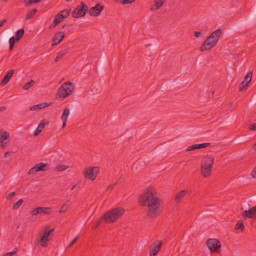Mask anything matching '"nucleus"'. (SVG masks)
<instances>
[{
    "mask_svg": "<svg viewBox=\"0 0 256 256\" xmlns=\"http://www.w3.org/2000/svg\"><path fill=\"white\" fill-rule=\"evenodd\" d=\"M251 176L252 178H256V166L252 170L251 172Z\"/></svg>",
    "mask_w": 256,
    "mask_h": 256,
    "instance_id": "a18cd8bd",
    "label": "nucleus"
},
{
    "mask_svg": "<svg viewBox=\"0 0 256 256\" xmlns=\"http://www.w3.org/2000/svg\"><path fill=\"white\" fill-rule=\"evenodd\" d=\"M126 2V4H132L136 0H124Z\"/></svg>",
    "mask_w": 256,
    "mask_h": 256,
    "instance_id": "09e8293b",
    "label": "nucleus"
},
{
    "mask_svg": "<svg viewBox=\"0 0 256 256\" xmlns=\"http://www.w3.org/2000/svg\"><path fill=\"white\" fill-rule=\"evenodd\" d=\"M162 246V242H160L158 244L155 246L154 248L150 251V256H155L156 254L160 251V248Z\"/></svg>",
    "mask_w": 256,
    "mask_h": 256,
    "instance_id": "5701e85b",
    "label": "nucleus"
},
{
    "mask_svg": "<svg viewBox=\"0 0 256 256\" xmlns=\"http://www.w3.org/2000/svg\"><path fill=\"white\" fill-rule=\"evenodd\" d=\"M70 26V25H68V24H64V26H62V28H65L66 27V26Z\"/></svg>",
    "mask_w": 256,
    "mask_h": 256,
    "instance_id": "680f3d73",
    "label": "nucleus"
},
{
    "mask_svg": "<svg viewBox=\"0 0 256 256\" xmlns=\"http://www.w3.org/2000/svg\"><path fill=\"white\" fill-rule=\"evenodd\" d=\"M158 9H156V6L154 8V6H152L151 8H150V10L152 11H155L156 10H157Z\"/></svg>",
    "mask_w": 256,
    "mask_h": 256,
    "instance_id": "13d9d810",
    "label": "nucleus"
},
{
    "mask_svg": "<svg viewBox=\"0 0 256 256\" xmlns=\"http://www.w3.org/2000/svg\"><path fill=\"white\" fill-rule=\"evenodd\" d=\"M99 173V168L98 166L86 168L83 171L84 176L92 180L96 179Z\"/></svg>",
    "mask_w": 256,
    "mask_h": 256,
    "instance_id": "1a4fd4ad",
    "label": "nucleus"
},
{
    "mask_svg": "<svg viewBox=\"0 0 256 256\" xmlns=\"http://www.w3.org/2000/svg\"><path fill=\"white\" fill-rule=\"evenodd\" d=\"M12 34V30H6L2 36V42H7L8 40L9 41V39L10 38V36Z\"/></svg>",
    "mask_w": 256,
    "mask_h": 256,
    "instance_id": "412c9836",
    "label": "nucleus"
},
{
    "mask_svg": "<svg viewBox=\"0 0 256 256\" xmlns=\"http://www.w3.org/2000/svg\"><path fill=\"white\" fill-rule=\"evenodd\" d=\"M10 153H11L10 152H5V154H4V157L6 158L8 156L10 155Z\"/></svg>",
    "mask_w": 256,
    "mask_h": 256,
    "instance_id": "6e6d98bb",
    "label": "nucleus"
},
{
    "mask_svg": "<svg viewBox=\"0 0 256 256\" xmlns=\"http://www.w3.org/2000/svg\"><path fill=\"white\" fill-rule=\"evenodd\" d=\"M117 182H116L112 185H110L107 188L108 190H113L115 186L117 184Z\"/></svg>",
    "mask_w": 256,
    "mask_h": 256,
    "instance_id": "49530a36",
    "label": "nucleus"
},
{
    "mask_svg": "<svg viewBox=\"0 0 256 256\" xmlns=\"http://www.w3.org/2000/svg\"><path fill=\"white\" fill-rule=\"evenodd\" d=\"M68 48L65 49L64 50L62 51H60L58 52L56 57V58L54 61L58 62L59 60H60L61 58H62L63 57H64L66 54H68Z\"/></svg>",
    "mask_w": 256,
    "mask_h": 256,
    "instance_id": "4be33fe9",
    "label": "nucleus"
},
{
    "mask_svg": "<svg viewBox=\"0 0 256 256\" xmlns=\"http://www.w3.org/2000/svg\"><path fill=\"white\" fill-rule=\"evenodd\" d=\"M49 166L46 163L39 162L31 168L28 172V174H34L38 172L46 171Z\"/></svg>",
    "mask_w": 256,
    "mask_h": 256,
    "instance_id": "9d476101",
    "label": "nucleus"
},
{
    "mask_svg": "<svg viewBox=\"0 0 256 256\" xmlns=\"http://www.w3.org/2000/svg\"><path fill=\"white\" fill-rule=\"evenodd\" d=\"M167 0H155V4L156 6V9H159L160 8L163 4Z\"/></svg>",
    "mask_w": 256,
    "mask_h": 256,
    "instance_id": "7c9ffc66",
    "label": "nucleus"
},
{
    "mask_svg": "<svg viewBox=\"0 0 256 256\" xmlns=\"http://www.w3.org/2000/svg\"><path fill=\"white\" fill-rule=\"evenodd\" d=\"M71 204V203L70 202V200H67L64 205L62 206L60 212V213H63L66 212L68 210V209L70 205Z\"/></svg>",
    "mask_w": 256,
    "mask_h": 256,
    "instance_id": "393cba45",
    "label": "nucleus"
},
{
    "mask_svg": "<svg viewBox=\"0 0 256 256\" xmlns=\"http://www.w3.org/2000/svg\"><path fill=\"white\" fill-rule=\"evenodd\" d=\"M88 6L83 2L77 6L72 12V15L74 18H78L84 16L88 10Z\"/></svg>",
    "mask_w": 256,
    "mask_h": 256,
    "instance_id": "6e6552de",
    "label": "nucleus"
},
{
    "mask_svg": "<svg viewBox=\"0 0 256 256\" xmlns=\"http://www.w3.org/2000/svg\"><path fill=\"white\" fill-rule=\"evenodd\" d=\"M24 200L22 199L19 200L17 202L14 203L13 205L12 208L14 210L18 209L23 203Z\"/></svg>",
    "mask_w": 256,
    "mask_h": 256,
    "instance_id": "473e14b6",
    "label": "nucleus"
},
{
    "mask_svg": "<svg viewBox=\"0 0 256 256\" xmlns=\"http://www.w3.org/2000/svg\"><path fill=\"white\" fill-rule=\"evenodd\" d=\"M202 34L201 32H194V36L196 37V38H198L200 36V34Z\"/></svg>",
    "mask_w": 256,
    "mask_h": 256,
    "instance_id": "3c124183",
    "label": "nucleus"
},
{
    "mask_svg": "<svg viewBox=\"0 0 256 256\" xmlns=\"http://www.w3.org/2000/svg\"><path fill=\"white\" fill-rule=\"evenodd\" d=\"M98 227V226H97L96 224H94L92 226V228L93 229H96Z\"/></svg>",
    "mask_w": 256,
    "mask_h": 256,
    "instance_id": "052dcab7",
    "label": "nucleus"
},
{
    "mask_svg": "<svg viewBox=\"0 0 256 256\" xmlns=\"http://www.w3.org/2000/svg\"><path fill=\"white\" fill-rule=\"evenodd\" d=\"M115 1L122 4H126V2H124V0H115Z\"/></svg>",
    "mask_w": 256,
    "mask_h": 256,
    "instance_id": "603ef678",
    "label": "nucleus"
},
{
    "mask_svg": "<svg viewBox=\"0 0 256 256\" xmlns=\"http://www.w3.org/2000/svg\"><path fill=\"white\" fill-rule=\"evenodd\" d=\"M18 250L17 248H15V250L10 252H6L2 256H14Z\"/></svg>",
    "mask_w": 256,
    "mask_h": 256,
    "instance_id": "a19ab883",
    "label": "nucleus"
},
{
    "mask_svg": "<svg viewBox=\"0 0 256 256\" xmlns=\"http://www.w3.org/2000/svg\"><path fill=\"white\" fill-rule=\"evenodd\" d=\"M74 90V86L73 83L66 82L58 90L56 96H58L60 100H62L72 94Z\"/></svg>",
    "mask_w": 256,
    "mask_h": 256,
    "instance_id": "39448f33",
    "label": "nucleus"
},
{
    "mask_svg": "<svg viewBox=\"0 0 256 256\" xmlns=\"http://www.w3.org/2000/svg\"><path fill=\"white\" fill-rule=\"evenodd\" d=\"M16 194L14 192H12L6 196V199L9 200H12Z\"/></svg>",
    "mask_w": 256,
    "mask_h": 256,
    "instance_id": "79ce46f5",
    "label": "nucleus"
},
{
    "mask_svg": "<svg viewBox=\"0 0 256 256\" xmlns=\"http://www.w3.org/2000/svg\"><path fill=\"white\" fill-rule=\"evenodd\" d=\"M252 72H248L246 75L244 76V81L248 82V83L252 81Z\"/></svg>",
    "mask_w": 256,
    "mask_h": 256,
    "instance_id": "2f4dec72",
    "label": "nucleus"
},
{
    "mask_svg": "<svg viewBox=\"0 0 256 256\" xmlns=\"http://www.w3.org/2000/svg\"><path fill=\"white\" fill-rule=\"evenodd\" d=\"M248 128L250 130H256V122L254 124H250Z\"/></svg>",
    "mask_w": 256,
    "mask_h": 256,
    "instance_id": "c03bdc74",
    "label": "nucleus"
},
{
    "mask_svg": "<svg viewBox=\"0 0 256 256\" xmlns=\"http://www.w3.org/2000/svg\"><path fill=\"white\" fill-rule=\"evenodd\" d=\"M188 193L186 190H182L179 192L175 196V201L177 204H179L182 200L187 194Z\"/></svg>",
    "mask_w": 256,
    "mask_h": 256,
    "instance_id": "a211bd4d",
    "label": "nucleus"
},
{
    "mask_svg": "<svg viewBox=\"0 0 256 256\" xmlns=\"http://www.w3.org/2000/svg\"><path fill=\"white\" fill-rule=\"evenodd\" d=\"M71 0H66V1L67 2H70V1H71Z\"/></svg>",
    "mask_w": 256,
    "mask_h": 256,
    "instance_id": "774afa93",
    "label": "nucleus"
},
{
    "mask_svg": "<svg viewBox=\"0 0 256 256\" xmlns=\"http://www.w3.org/2000/svg\"><path fill=\"white\" fill-rule=\"evenodd\" d=\"M39 212H40L38 207L34 208L31 212V214L32 216H36L38 214H39Z\"/></svg>",
    "mask_w": 256,
    "mask_h": 256,
    "instance_id": "ea45409f",
    "label": "nucleus"
},
{
    "mask_svg": "<svg viewBox=\"0 0 256 256\" xmlns=\"http://www.w3.org/2000/svg\"><path fill=\"white\" fill-rule=\"evenodd\" d=\"M39 214H52V210L49 207L39 206Z\"/></svg>",
    "mask_w": 256,
    "mask_h": 256,
    "instance_id": "aec40b11",
    "label": "nucleus"
},
{
    "mask_svg": "<svg viewBox=\"0 0 256 256\" xmlns=\"http://www.w3.org/2000/svg\"><path fill=\"white\" fill-rule=\"evenodd\" d=\"M62 128H64L66 126V121H65L64 120H62Z\"/></svg>",
    "mask_w": 256,
    "mask_h": 256,
    "instance_id": "5fc2aeb1",
    "label": "nucleus"
},
{
    "mask_svg": "<svg viewBox=\"0 0 256 256\" xmlns=\"http://www.w3.org/2000/svg\"><path fill=\"white\" fill-rule=\"evenodd\" d=\"M38 10L36 8H34L30 11L28 12L26 16V20H30L34 17V16L36 14Z\"/></svg>",
    "mask_w": 256,
    "mask_h": 256,
    "instance_id": "a878e982",
    "label": "nucleus"
},
{
    "mask_svg": "<svg viewBox=\"0 0 256 256\" xmlns=\"http://www.w3.org/2000/svg\"><path fill=\"white\" fill-rule=\"evenodd\" d=\"M70 113V112L69 108H65L63 111V114L61 118L62 120L67 121Z\"/></svg>",
    "mask_w": 256,
    "mask_h": 256,
    "instance_id": "bb28decb",
    "label": "nucleus"
},
{
    "mask_svg": "<svg viewBox=\"0 0 256 256\" xmlns=\"http://www.w3.org/2000/svg\"><path fill=\"white\" fill-rule=\"evenodd\" d=\"M232 106V103H230V104H229V107H230H230H231V106Z\"/></svg>",
    "mask_w": 256,
    "mask_h": 256,
    "instance_id": "69168bd1",
    "label": "nucleus"
},
{
    "mask_svg": "<svg viewBox=\"0 0 256 256\" xmlns=\"http://www.w3.org/2000/svg\"><path fill=\"white\" fill-rule=\"evenodd\" d=\"M50 106L46 102L40 103L38 104L34 105L30 108V110H38L43 108L48 107Z\"/></svg>",
    "mask_w": 256,
    "mask_h": 256,
    "instance_id": "6ab92c4d",
    "label": "nucleus"
},
{
    "mask_svg": "<svg viewBox=\"0 0 256 256\" xmlns=\"http://www.w3.org/2000/svg\"><path fill=\"white\" fill-rule=\"evenodd\" d=\"M214 163V158L212 156H205L202 159L201 166V174L204 177L210 176Z\"/></svg>",
    "mask_w": 256,
    "mask_h": 256,
    "instance_id": "20e7f679",
    "label": "nucleus"
},
{
    "mask_svg": "<svg viewBox=\"0 0 256 256\" xmlns=\"http://www.w3.org/2000/svg\"><path fill=\"white\" fill-rule=\"evenodd\" d=\"M235 230H240V232H243L244 229V226L242 220H239L237 222L235 225Z\"/></svg>",
    "mask_w": 256,
    "mask_h": 256,
    "instance_id": "b1692460",
    "label": "nucleus"
},
{
    "mask_svg": "<svg viewBox=\"0 0 256 256\" xmlns=\"http://www.w3.org/2000/svg\"><path fill=\"white\" fill-rule=\"evenodd\" d=\"M242 217L244 218H250L252 220H256V206H253L248 210H246L241 214Z\"/></svg>",
    "mask_w": 256,
    "mask_h": 256,
    "instance_id": "9b49d317",
    "label": "nucleus"
},
{
    "mask_svg": "<svg viewBox=\"0 0 256 256\" xmlns=\"http://www.w3.org/2000/svg\"><path fill=\"white\" fill-rule=\"evenodd\" d=\"M222 33V30L220 28H218L212 32L201 44L200 47V52H204L210 50L216 44Z\"/></svg>",
    "mask_w": 256,
    "mask_h": 256,
    "instance_id": "f03ea898",
    "label": "nucleus"
},
{
    "mask_svg": "<svg viewBox=\"0 0 256 256\" xmlns=\"http://www.w3.org/2000/svg\"><path fill=\"white\" fill-rule=\"evenodd\" d=\"M124 209L122 207L112 208L102 215V218L104 219L106 223L114 222L124 215Z\"/></svg>",
    "mask_w": 256,
    "mask_h": 256,
    "instance_id": "7ed1b4c3",
    "label": "nucleus"
},
{
    "mask_svg": "<svg viewBox=\"0 0 256 256\" xmlns=\"http://www.w3.org/2000/svg\"><path fill=\"white\" fill-rule=\"evenodd\" d=\"M49 124L48 121L45 122L44 120L41 121L38 126L35 130L34 134V136H37L40 134L42 130L44 128L45 125Z\"/></svg>",
    "mask_w": 256,
    "mask_h": 256,
    "instance_id": "f3484780",
    "label": "nucleus"
},
{
    "mask_svg": "<svg viewBox=\"0 0 256 256\" xmlns=\"http://www.w3.org/2000/svg\"><path fill=\"white\" fill-rule=\"evenodd\" d=\"M102 221H104V218H102V216L98 220H96V222L99 225H100L102 222Z\"/></svg>",
    "mask_w": 256,
    "mask_h": 256,
    "instance_id": "de8ad7c7",
    "label": "nucleus"
},
{
    "mask_svg": "<svg viewBox=\"0 0 256 256\" xmlns=\"http://www.w3.org/2000/svg\"><path fill=\"white\" fill-rule=\"evenodd\" d=\"M70 10L69 9H64L62 11L60 12V14H61L65 18H67L70 14Z\"/></svg>",
    "mask_w": 256,
    "mask_h": 256,
    "instance_id": "c9c22d12",
    "label": "nucleus"
},
{
    "mask_svg": "<svg viewBox=\"0 0 256 256\" xmlns=\"http://www.w3.org/2000/svg\"><path fill=\"white\" fill-rule=\"evenodd\" d=\"M64 18V16L61 14H60V12L58 13L55 16L53 22L50 26V28L56 27Z\"/></svg>",
    "mask_w": 256,
    "mask_h": 256,
    "instance_id": "dca6fc26",
    "label": "nucleus"
},
{
    "mask_svg": "<svg viewBox=\"0 0 256 256\" xmlns=\"http://www.w3.org/2000/svg\"><path fill=\"white\" fill-rule=\"evenodd\" d=\"M49 226H46L44 229L43 234L39 240H36V244H40L44 248H46L48 246V242L52 238L53 232L54 228L48 230Z\"/></svg>",
    "mask_w": 256,
    "mask_h": 256,
    "instance_id": "423d86ee",
    "label": "nucleus"
},
{
    "mask_svg": "<svg viewBox=\"0 0 256 256\" xmlns=\"http://www.w3.org/2000/svg\"><path fill=\"white\" fill-rule=\"evenodd\" d=\"M78 236H76L68 245V248L72 247L78 240Z\"/></svg>",
    "mask_w": 256,
    "mask_h": 256,
    "instance_id": "37998d69",
    "label": "nucleus"
},
{
    "mask_svg": "<svg viewBox=\"0 0 256 256\" xmlns=\"http://www.w3.org/2000/svg\"><path fill=\"white\" fill-rule=\"evenodd\" d=\"M10 138V134L6 131L3 130H0V146L2 148H4L6 145V142L4 141Z\"/></svg>",
    "mask_w": 256,
    "mask_h": 256,
    "instance_id": "4468645a",
    "label": "nucleus"
},
{
    "mask_svg": "<svg viewBox=\"0 0 256 256\" xmlns=\"http://www.w3.org/2000/svg\"><path fill=\"white\" fill-rule=\"evenodd\" d=\"M6 108L5 106H0V112H2V111H3V110H6Z\"/></svg>",
    "mask_w": 256,
    "mask_h": 256,
    "instance_id": "4d7b16f0",
    "label": "nucleus"
},
{
    "mask_svg": "<svg viewBox=\"0 0 256 256\" xmlns=\"http://www.w3.org/2000/svg\"><path fill=\"white\" fill-rule=\"evenodd\" d=\"M14 45L15 44H10V48H9L10 51H12L14 49Z\"/></svg>",
    "mask_w": 256,
    "mask_h": 256,
    "instance_id": "864d4df0",
    "label": "nucleus"
},
{
    "mask_svg": "<svg viewBox=\"0 0 256 256\" xmlns=\"http://www.w3.org/2000/svg\"><path fill=\"white\" fill-rule=\"evenodd\" d=\"M69 168V166H65V165H58L56 167V170L58 172H62L66 170Z\"/></svg>",
    "mask_w": 256,
    "mask_h": 256,
    "instance_id": "72a5a7b5",
    "label": "nucleus"
},
{
    "mask_svg": "<svg viewBox=\"0 0 256 256\" xmlns=\"http://www.w3.org/2000/svg\"><path fill=\"white\" fill-rule=\"evenodd\" d=\"M94 224H96L97 226H99L100 225L98 224L96 222L94 223Z\"/></svg>",
    "mask_w": 256,
    "mask_h": 256,
    "instance_id": "0e129e2a",
    "label": "nucleus"
},
{
    "mask_svg": "<svg viewBox=\"0 0 256 256\" xmlns=\"http://www.w3.org/2000/svg\"><path fill=\"white\" fill-rule=\"evenodd\" d=\"M206 245L211 252H220L222 247V244L219 240L216 238H208Z\"/></svg>",
    "mask_w": 256,
    "mask_h": 256,
    "instance_id": "0eeeda50",
    "label": "nucleus"
},
{
    "mask_svg": "<svg viewBox=\"0 0 256 256\" xmlns=\"http://www.w3.org/2000/svg\"><path fill=\"white\" fill-rule=\"evenodd\" d=\"M6 22V20H4L0 21V28L4 26V24Z\"/></svg>",
    "mask_w": 256,
    "mask_h": 256,
    "instance_id": "8fccbe9b",
    "label": "nucleus"
},
{
    "mask_svg": "<svg viewBox=\"0 0 256 256\" xmlns=\"http://www.w3.org/2000/svg\"><path fill=\"white\" fill-rule=\"evenodd\" d=\"M210 142H206L203 144H198V149L200 148H203L207 147L208 146H210Z\"/></svg>",
    "mask_w": 256,
    "mask_h": 256,
    "instance_id": "58836bf2",
    "label": "nucleus"
},
{
    "mask_svg": "<svg viewBox=\"0 0 256 256\" xmlns=\"http://www.w3.org/2000/svg\"><path fill=\"white\" fill-rule=\"evenodd\" d=\"M253 148L256 150V143L254 144Z\"/></svg>",
    "mask_w": 256,
    "mask_h": 256,
    "instance_id": "e2e57ef3",
    "label": "nucleus"
},
{
    "mask_svg": "<svg viewBox=\"0 0 256 256\" xmlns=\"http://www.w3.org/2000/svg\"><path fill=\"white\" fill-rule=\"evenodd\" d=\"M4 2H7L8 0H2Z\"/></svg>",
    "mask_w": 256,
    "mask_h": 256,
    "instance_id": "338daca9",
    "label": "nucleus"
},
{
    "mask_svg": "<svg viewBox=\"0 0 256 256\" xmlns=\"http://www.w3.org/2000/svg\"><path fill=\"white\" fill-rule=\"evenodd\" d=\"M160 201L157 192L152 187H148L139 199L140 204L142 206L148 208L146 215L150 218H156L160 215Z\"/></svg>",
    "mask_w": 256,
    "mask_h": 256,
    "instance_id": "f257e3e1",
    "label": "nucleus"
},
{
    "mask_svg": "<svg viewBox=\"0 0 256 256\" xmlns=\"http://www.w3.org/2000/svg\"><path fill=\"white\" fill-rule=\"evenodd\" d=\"M248 84V82L243 80L240 84V86H242L240 88L239 90L240 92L245 90H246L245 88L247 87Z\"/></svg>",
    "mask_w": 256,
    "mask_h": 256,
    "instance_id": "f704fd0d",
    "label": "nucleus"
},
{
    "mask_svg": "<svg viewBox=\"0 0 256 256\" xmlns=\"http://www.w3.org/2000/svg\"><path fill=\"white\" fill-rule=\"evenodd\" d=\"M77 184H74V186H72V190H73L75 189V188L77 186Z\"/></svg>",
    "mask_w": 256,
    "mask_h": 256,
    "instance_id": "bf43d9fd",
    "label": "nucleus"
},
{
    "mask_svg": "<svg viewBox=\"0 0 256 256\" xmlns=\"http://www.w3.org/2000/svg\"><path fill=\"white\" fill-rule=\"evenodd\" d=\"M35 84V81L33 80H31L30 82L26 83L22 86V89L24 90H28L30 88H31L34 84Z\"/></svg>",
    "mask_w": 256,
    "mask_h": 256,
    "instance_id": "c85d7f7f",
    "label": "nucleus"
},
{
    "mask_svg": "<svg viewBox=\"0 0 256 256\" xmlns=\"http://www.w3.org/2000/svg\"><path fill=\"white\" fill-rule=\"evenodd\" d=\"M65 37V33L64 32H59L56 33L52 38V46H56L60 44L64 38Z\"/></svg>",
    "mask_w": 256,
    "mask_h": 256,
    "instance_id": "ddd939ff",
    "label": "nucleus"
},
{
    "mask_svg": "<svg viewBox=\"0 0 256 256\" xmlns=\"http://www.w3.org/2000/svg\"><path fill=\"white\" fill-rule=\"evenodd\" d=\"M24 30L23 28L18 30L16 32L15 38H16L18 40H20L21 38H22L24 34Z\"/></svg>",
    "mask_w": 256,
    "mask_h": 256,
    "instance_id": "cd10ccee",
    "label": "nucleus"
},
{
    "mask_svg": "<svg viewBox=\"0 0 256 256\" xmlns=\"http://www.w3.org/2000/svg\"><path fill=\"white\" fill-rule=\"evenodd\" d=\"M14 72V70H10L4 76L3 79L0 82L1 86H4L7 84L10 80Z\"/></svg>",
    "mask_w": 256,
    "mask_h": 256,
    "instance_id": "2eb2a0df",
    "label": "nucleus"
},
{
    "mask_svg": "<svg viewBox=\"0 0 256 256\" xmlns=\"http://www.w3.org/2000/svg\"><path fill=\"white\" fill-rule=\"evenodd\" d=\"M40 2V0H24V4L25 6H28Z\"/></svg>",
    "mask_w": 256,
    "mask_h": 256,
    "instance_id": "c756f323",
    "label": "nucleus"
},
{
    "mask_svg": "<svg viewBox=\"0 0 256 256\" xmlns=\"http://www.w3.org/2000/svg\"><path fill=\"white\" fill-rule=\"evenodd\" d=\"M198 149V144H193L190 146H188L186 149V151H191L194 150Z\"/></svg>",
    "mask_w": 256,
    "mask_h": 256,
    "instance_id": "4c0bfd02",
    "label": "nucleus"
},
{
    "mask_svg": "<svg viewBox=\"0 0 256 256\" xmlns=\"http://www.w3.org/2000/svg\"><path fill=\"white\" fill-rule=\"evenodd\" d=\"M20 40H18L14 36H11L9 39V44H15L16 42H18Z\"/></svg>",
    "mask_w": 256,
    "mask_h": 256,
    "instance_id": "e433bc0d",
    "label": "nucleus"
},
{
    "mask_svg": "<svg viewBox=\"0 0 256 256\" xmlns=\"http://www.w3.org/2000/svg\"><path fill=\"white\" fill-rule=\"evenodd\" d=\"M104 9V6L100 3H97L94 6L91 8L88 12L91 16H98L100 14Z\"/></svg>",
    "mask_w": 256,
    "mask_h": 256,
    "instance_id": "f8f14e48",
    "label": "nucleus"
}]
</instances>
